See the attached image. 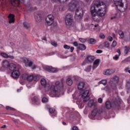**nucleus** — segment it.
<instances>
[{
  "mask_svg": "<svg viewBox=\"0 0 130 130\" xmlns=\"http://www.w3.org/2000/svg\"><path fill=\"white\" fill-rule=\"evenodd\" d=\"M87 59L88 62H93L94 59H95V57L93 56L89 55L87 57Z\"/></svg>",
  "mask_w": 130,
  "mask_h": 130,
  "instance_id": "26",
  "label": "nucleus"
},
{
  "mask_svg": "<svg viewBox=\"0 0 130 130\" xmlns=\"http://www.w3.org/2000/svg\"><path fill=\"white\" fill-rule=\"evenodd\" d=\"M52 2H59L60 3H64L67 0H51Z\"/></svg>",
  "mask_w": 130,
  "mask_h": 130,
  "instance_id": "44",
  "label": "nucleus"
},
{
  "mask_svg": "<svg viewBox=\"0 0 130 130\" xmlns=\"http://www.w3.org/2000/svg\"><path fill=\"white\" fill-rule=\"evenodd\" d=\"M104 47H106V48H108V47H109V43L108 42H105Z\"/></svg>",
  "mask_w": 130,
  "mask_h": 130,
  "instance_id": "39",
  "label": "nucleus"
},
{
  "mask_svg": "<svg viewBox=\"0 0 130 130\" xmlns=\"http://www.w3.org/2000/svg\"><path fill=\"white\" fill-rule=\"evenodd\" d=\"M8 58H11V59H14V58H15V57H14V56L8 55Z\"/></svg>",
  "mask_w": 130,
  "mask_h": 130,
  "instance_id": "52",
  "label": "nucleus"
},
{
  "mask_svg": "<svg viewBox=\"0 0 130 130\" xmlns=\"http://www.w3.org/2000/svg\"><path fill=\"white\" fill-rule=\"evenodd\" d=\"M70 49H71V52H73L74 51V49H75V48H74V47H71Z\"/></svg>",
  "mask_w": 130,
  "mask_h": 130,
  "instance_id": "59",
  "label": "nucleus"
},
{
  "mask_svg": "<svg viewBox=\"0 0 130 130\" xmlns=\"http://www.w3.org/2000/svg\"><path fill=\"white\" fill-rule=\"evenodd\" d=\"M100 62V60L99 59H97L94 61L93 62V67L92 69L93 70H95L99 66V63Z\"/></svg>",
  "mask_w": 130,
  "mask_h": 130,
  "instance_id": "21",
  "label": "nucleus"
},
{
  "mask_svg": "<svg viewBox=\"0 0 130 130\" xmlns=\"http://www.w3.org/2000/svg\"><path fill=\"white\" fill-rule=\"evenodd\" d=\"M91 15L92 16V18L95 22H99V16L97 15V14H93L91 13Z\"/></svg>",
  "mask_w": 130,
  "mask_h": 130,
  "instance_id": "24",
  "label": "nucleus"
},
{
  "mask_svg": "<svg viewBox=\"0 0 130 130\" xmlns=\"http://www.w3.org/2000/svg\"><path fill=\"white\" fill-rule=\"evenodd\" d=\"M51 44L53 45V46H54L55 47H56L57 46V44L54 41L51 42Z\"/></svg>",
  "mask_w": 130,
  "mask_h": 130,
  "instance_id": "48",
  "label": "nucleus"
},
{
  "mask_svg": "<svg viewBox=\"0 0 130 130\" xmlns=\"http://www.w3.org/2000/svg\"><path fill=\"white\" fill-rule=\"evenodd\" d=\"M66 83L68 86H72L73 85V80L69 77L66 80Z\"/></svg>",
  "mask_w": 130,
  "mask_h": 130,
  "instance_id": "27",
  "label": "nucleus"
},
{
  "mask_svg": "<svg viewBox=\"0 0 130 130\" xmlns=\"http://www.w3.org/2000/svg\"><path fill=\"white\" fill-rule=\"evenodd\" d=\"M91 66H89L88 67H87L85 69V72H90V71H91Z\"/></svg>",
  "mask_w": 130,
  "mask_h": 130,
  "instance_id": "41",
  "label": "nucleus"
},
{
  "mask_svg": "<svg viewBox=\"0 0 130 130\" xmlns=\"http://www.w3.org/2000/svg\"><path fill=\"white\" fill-rule=\"evenodd\" d=\"M16 68L17 66L14 63H10L9 66V69L10 71H15Z\"/></svg>",
  "mask_w": 130,
  "mask_h": 130,
  "instance_id": "23",
  "label": "nucleus"
},
{
  "mask_svg": "<svg viewBox=\"0 0 130 130\" xmlns=\"http://www.w3.org/2000/svg\"><path fill=\"white\" fill-rule=\"evenodd\" d=\"M88 43H89V44H94V43H95V40L93 39L88 40Z\"/></svg>",
  "mask_w": 130,
  "mask_h": 130,
  "instance_id": "35",
  "label": "nucleus"
},
{
  "mask_svg": "<svg viewBox=\"0 0 130 130\" xmlns=\"http://www.w3.org/2000/svg\"><path fill=\"white\" fill-rule=\"evenodd\" d=\"M119 35L121 37V38H124V33H123V31L121 30L119 31Z\"/></svg>",
  "mask_w": 130,
  "mask_h": 130,
  "instance_id": "33",
  "label": "nucleus"
},
{
  "mask_svg": "<svg viewBox=\"0 0 130 130\" xmlns=\"http://www.w3.org/2000/svg\"><path fill=\"white\" fill-rule=\"evenodd\" d=\"M79 41L82 43H85V42H86V39L83 38H79Z\"/></svg>",
  "mask_w": 130,
  "mask_h": 130,
  "instance_id": "46",
  "label": "nucleus"
},
{
  "mask_svg": "<svg viewBox=\"0 0 130 130\" xmlns=\"http://www.w3.org/2000/svg\"><path fill=\"white\" fill-rule=\"evenodd\" d=\"M100 84H102L104 86H105L107 84V80L103 79L100 82Z\"/></svg>",
  "mask_w": 130,
  "mask_h": 130,
  "instance_id": "32",
  "label": "nucleus"
},
{
  "mask_svg": "<svg viewBox=\"0 0 130 130\" xmlns=\"http://www.w3.org/2000/svg\"><path fill=\"white\" fill-rule=\"evenodd\" d=\"M46 71L49 73H56L57 72V69L56 68H53L52 67H46Z\"/></svg>",
  "mask_w": 130,
  "mask_h": 130,
  "instance_id": "15",
  "label": "nucleus"
},
{
  "mask_svg": "<svg viewBox=\"0 0 130 130\" xmlns=\"http://www.w3.org/2000/svg\"><path fill=\"white\" fill-rule=\"evenodd\" d=\"M82 93V98L84 99V103L87 102L89 100V93L90 92L88 90H83Z\"/></svg>",
  "mask_w": 130,
  "mask_h": 130,
  "instance_id": "11",
  "label": "nucleus"
},
{
  "mask_svg": "<svg viewBox=\"0 0 130 130\" xmlns=\"http://www.w3.org/2000/svg\"><path fill=\"white\" fill-rule=\"evenodd\" d=\"M119 81V78L118 77L115 76L113 77L110 81V86L113 90H115L116 89V84L118 83Z\"/></svg>",
  "mask_w": 130,
  "mask_h": 130,
  "instance_id": "6",
  "label": "nucleus"
},
{
  "mask_svg": "<svg viewBox=\"0 0 130 130\" xmlns=\"http://www.w3.org/2000/svg\"><path fill=\"white\" fill-rule=\"evenodd\" d=\"M10 66V62L9 61L5 60H4L2 62V66L3 68H5V69H7V68H8Z\"/></svg>",
  "mask_w": 130,
  "mask_h": 130,
  "instance_id": "22",
  "label": "nucleus"
},
{
  "mask_svg": "<svg viewBox=\"0 0 130 130\" xmlns=\"http://www.w3.org/2000/svg\"><path fill=\"white\" fill-rule=\"evenodd\" d=\"M11 76L13 78H14V79H17V78H19L20 76V71H19V70L14 71L12 73Z\"/></svg>",
  "mask_w": 130,
  "mask_h": 130,
  "instance_id": "14",
  "label": "nucleus"
},
{
  "mask_svg": "<svg viewBox=\"0 0 130 130\" xmlns=\"http://www.w3.org/2000/svg\"><path fill=\"white\" fill-rule=\"evenodd\" d=\"M96 53H102V50H98L96 51Z\"/></svg>",
  "mask_w": 130,
  "mask_h": 130,
  "instance_id": "56",
  "label": "nucleus"
},
{
  "mask_svg": "<svg viewBox=\"0 0 130 130\" xmlns=\"http://www.w3.org/2000/svg\"><path fill=\"white\" fill-rule=\"evenodd\" d=\"M13 121H14L15 124H18V121L13 120Z\"/></svg>",
  "mask_w": 130,
  "mask_h": 130,
  "instance_id": "60",
  "label": "nucleus"
},
{
  "mask_svg": "<svg viewBox=\"0 0 130 130\" xmlns=\"http://www.w3.org/2000/svg\"><path fill=\"white\" fill-rule=\"evenodd\" d=\"M46 107L47 108V109H49V110L50 109V108H49V105H46Z\"/></svg>",
  "mask_w": 130,
  "mask_h": 130,
  "instance_id": "61",
  "label": "nucleus"
},
{
  "mask_svg": "<svg viewBox=\"0 0 130 130\" xmlns=\"http://www.w3.org/2000/svg\"><path fill=\"white\" fill-rule=\"evenodd\" d=\"M126 89H127V90H129L130 89V82L129 81L126 83Z\"/></svg>",
  "mask_w": 130,
  "mask_h": 130,
  "instance_id": "38",
  "label": "nucleus"
},
{
  "mask_svg": "<svg viewBox=\"0 0 130 130\" xmlns=\"http://www.w3.org/2000/svg\"><path fill=\"white\" fill-rule=\"evenodd\" d=\"M87 105L88 107H92V106L95 107H96V105H97V102H94V100H90L89 101Z\"/></svg>",
  "mask_w": 130,
  "mask_h": 130,
  "instance_id": "19",
  "label": "nucleus"
},
{
  "mask_svg": "<svg viewBox=\"0 0 130 130\" xmlns=\"http://www.w3.org/2000/svg\"><path fill=\"white\" fill-rule=\"evenodd\" d=\"M62 124H63V125H67V123L65 122H63Z\"/></svg>",
  "mask_w": 130,
  "mask_h": 130,
  "instance_id": "63",
  "label": "nucleus"
},
{
  "mask_svg": "<svg viewBox=\"0 0 130 130\" xmlns=\"http://www.w3.org/2000/svg\"><path fill=\"white\" fill-rule=\"evenodd\" d=\"M41 84L42 86H46L45 87V91H51L49 95L50 97H59L61 95H63V83L59 81H56L55 85H52L51 86L49 84H47L46 79L42 78L41 80Z\"/></svg>",
  "mask_w": 130,
  "mask_h": 130,
  "instance_id": "1",
  "label": "nucleus"
},
{
  "mask_svg": "<svg viewBox=\"0 0 130 130\" xmlns=\"http://www.w3.org/2000/svg\"><path fill=\"white\" fill-rule=\"evenodd\" d=\"M6 109H7V110H10V111L15 110V109H14V108H12V107H9V106L6 107Z\"/></svg>",
  "mask_w": 130,
  "mask_h": 130,
  "instance_id": "40",
  "label": "nucleus"
},
{
  "mask_svg": "<svg viewBox=\"0 0 130 130\" xmlns=\"http://www.w3.org/2000/svg\"><path fill=\"white\" fill-rule=\"evenodd\" d=\"M116 41H114L112 44V47H115V46H116Z\"/></svg>",
  "mask_w": 130,
  "mask_h": 130,
  "instance_id": "47",
  "label": "nucleus"
},
{
  "mask_svg": "<svg viewBox=\"0 0 130 130\" xmlns=\"http://www.w3.org/2000/svg\"><path fill=\"white\" fill-rule=\"evenodd\" d=\"M118 58H119V55H116L113 57V59H115V60H117Z\"/></svg>",
  "mask_w": 130,
  "mask_h": 130,
  "instance_id": "49",
  "label": "nucleus"
},
{
  "mask_svg": "<svg viewBox=\"0 0 130 130\" xmlns=\"http://www.w3.org/2000/svg\"><path fill=\"white\" fill-rule=\"evenodd\" d=\"M101 112H102L101 110L95 108L91 112V115H92V116H96L97 114H100Z\"/></svg>",
  "mask_w": 130,
  "mask_h": 130,
  "instance_id": "16",
  "label": "nucleus"
},
{
  "mask_svg": "<svg viewBox=\"0 0 130 130\" xmlns=\"http://www.w3.org/2000/svg\"><path fill=\"white\" fill-rule=\"evenodd\" d=\"M46 24L48 26H51L54 22V17L52 14L49 15L45 19Z\"/></svg>",
  "mask_w": 130,
  "mask_h": 130,
  "instance_id": "9",
  "label": "nucleus"
},
{
  "mask_svg": "<svg viewBox=\"0 0 130 130\" xmlns=\"http://www.w3.org/2000/svg\"><path fill=\"white\" fill-rule=\"evenodd\" d=\"M85 87V82H80L78 85V88L79 90H82Z\"/></svg>",
  "mask_w": 130,
  "mask_h": 130,
  "instance_id": "25",
  "label": "nucleus"
},
{
  "mask_svg": "<svg viewBox=\"0 0 130 130\" xmlns=\"http://www.w3.org/2000/svg\"><path fill=\"white\" fill-rule=\"evenodd\" d=\"M94 27H95V28L98 27V24H95V25H94Z\"/></svg>",
  "mask_w": 130,
  "mask_h": 130,
  "instance_id": "64",
  "label": "nucleus"
},
{
  "mask_svg": "<svg viewBox=\"0 0 130 130\" xmlns=\"http://www.w3.org/2000/svg\"><path fill=\"white\" fill-rule=\"evenodd\" d=\"M55 53L54 52H50L46 54V56H51V55H54Z\"/></svg>",
  "mask_w": 130,
  "mask_h": 130,
  "instance_id": "34",
  "label": "nucleus"
},
{
  "mask_svg": "<svg viewBox=\"0 0 130 130\" xmlns=\"http://www.w3.org/2000/svg\"><path fill=\"white\" fill-rule=\"evenodd\" d=\"M117 52L118 53V55L119 56H120V50L119 49H118L117 50Z\"/></svg>",
  "mask_w": 130,
  "mask_h": 130,
  "instance_id": "55",
  "label": "nucleus"
},
{
  "mask_svg": "<svg viewBox=\"0 0 130 130\" xmlns=\"http://www.w3.org/2000/svg\"><path fill=\"white\" fill-rule=\"evenodd\" d=\"M1 55L3 57H5V58H8V55L7 53L2 52V53H1Z\"/></svg>",
  "mask_w": 130,
  "mask_h": 130,
  "instance_id": "36",
  "label": "nucleus"
},
{
  "mask_svg": "<svg viewBox=\"0 0 130 130\" xmlns=\"http://www.w3.org/2000/svg\"><path fill=\"white\" fill-rule=\"evenodd\" d=\"M58 26H57V23L55 22L53 24L52 26L51 27V30H53V31H55L57 30Z\"/></svg>",
  "mask_w": 130,
  "mask_h": 130,
  "instance_id": "28",
  "label": "nucleus"
},
{
  "mask_svg": "<svg viewBox=\"0 0 130 130\" xmlns=\"http://www.w3.org/2000/svg\"><path fill=\"white\" fill-rule=\"evenodd\" d=\"M91 13L96 14L99 17H104L106 14V5L102 1H95L93 6L91 7Z\"/></svg>",
  "mask_w": 130,
  "mask_h": 130,
  "instance_id": "2",
  "label": "nucleus"
},
{
  "mask_svg": "<svg viewBox=\"0 0 130 130\" xmlns=\"http://www.w3.org/2000/svg\"><path fill=\"white\" fill-rule=\"evenodd\" d=\"M23 26L26 29H29V28H30V23L26 22H24Z\"/></svg>",
  "mask_w": 130,
  "mask_h": 130,
  "instance_id": "31",
  "label": "nucleus"
},
{
  "mask_svg": "<svg viewBox=\"0 0 130 130\" xmlns=\"http://www.w3.org/2000/svg\"><path fill=\"white\" fill-rule=\"evenodd\" d=\"M5 127H6V125L1 126V128H5Z\"/></svg>",
  "mask_w": 130,
  "mask_h": 130,
  "instance_id": "62",
  "label": "nucleus"
},
{
  "mask_svg": "<svg viewBox=\"0 0 130 130\" xmlns=\"http://www.w3.org/2000/svg\"><path fill=\"white\" fill-rule=\"evenodd\" d=\"M108 39V40H109V41L111 42L112 41V40H113V38H112V37H109Z\"/></svg>",
  "mask_w": 130,
  "mask_h": 130,
  "instance_id": "53",
  "label": "nucleus"
},
{
  "mask_svg": "<svg viewBox=\"0 0 130 130\" xmlns=\"http://www.w3.org/2000/svg\"><path fill=\"white\" fill-rule=\"evenodd\" d=\"M125 73H127L129 71V68L127 67L124 69Z\"/></svg>",
  "mask_w": 130,
  "mask_h": 130,
  "instance_id": "54",
  "label": "nucleus"
},
{
  "mask_svg": "<svg viewBox=\"0 0 130 130\" xmlns=\"http://www.w3.org/2000/svg\"><path fill=\"white\" fill-rule=\"evenodd\" d=\"M78 48L80 50H86V46H85L84 44H79Z\"/></svg>",
  "mask_w": 130,
  "mask_h": 130,
  "instance_id": "29",
  "label": "nucleus"
},
{
  "mask_svg": "<svg viewBox=\"0 0 130 130\" xmlns=\"http://www.w3.org/2000/svg\"><path fill=\"white\" fill-rule=\"evenodd\" d=\"M63 48H64V49H70V48H71V47H70V46L68 45H64Z\"/></svg>",
  "mask_w": 130,
  "mask_h": 130,
  "instance_id": "45",
  "label": "nucleus"
},
{
  "mask_svg": "<svg viewBox=\"0 0 130 130\" xmlns=\"http://www.w3.org/2000/svg\"><path fill=\"white\" fill-rule=\"evenodd\" d=\"M47 101H48V99L46 98H43L42 100V102H43V103H45V102H47Z\"/></svg>",
  "mask_w": 130,
  "mask_h": 130,
  "instance_id": "43",
  "label": "nucleus"
},
{
  "mask_svg": "<svg viewBox=\"0 0 130 130\" xmlns=\"http://www.w3.org/2000/svg\"><path fill=\"white\" fill-rule=\"evenodd\" d=\"M20 61H21V62H23V63H25V65L26 67H30L33 66V61H32L31 60H29V59L25 57H21L20 58Z\"/></svg>",
  "mask_w": 130,
  "mask_h": 130,
  "instance_id": "8",
  "label": "nucleus"
},
{
  "mask_svg": "<svg viewBox=\"0 0 130 130\" xmlns=\"http://www.w3.org/2000/svg\"><path fill=\"white\" fill-rule=\"evenodd\" d=\"M114 4L116 6L117 9L122 13L125 12L127 9V3H123L122 0H113Z\"/></svg>",
  "mask_w": 130,
  "mask_h": 130,
  "instance_id": "3",
  "label": "nucleus"
},
{
  "mask_svg": "<svg viewBox=\"0 0 130 130\" xmlns=\"http://www.w3.org/2000/svg\"><path fill=\"white\" fill-rule=\"evenodd\" d=\"M83 9L81 8L80 6H78V7L76 8L75 10V15L76 17H78L79 19H81L82 17H83Z\"/></svg>",
  "mask_w": 130,
  "mask_h": 130,
  "instance_id": "10",
  "label": "nucleus"
},
{
  "mask_svg": "<svg viewBox=\"0 0 130 130\" xmlns=\"http://www.w3.org/2000/svg\"><path fill=\"white\" fill-rule=\"evenodd\" d=\"M25 0H11V4L14 7H18L20 5V3H24Z\"/></svg>",
  "mask_w": 130,
  "mask_h": 130,
  "instance_id": "12",
  "label": "nucleus"
},
{
  "mask_svg": "<svg viewBox=\"0 0 130 130\" xmlns=\"http://www.w3.org/2000/svg\"><path fill=\"white\" fill-rule=\"evenodd\" d=\"M72 129L73 130H79V129L78 128V127L77 126H74L73 128H72Z\"/></svg>",
  "mask_w": 130,
  "mask_h": 130,
  "instance_id": "57",
  "label": "nucleus"
},
{
  "mask_svg": "<svg viewBox=\"0 0 130 130\" xmlns=\"http://www.w3.org/2000/svg\"><path fill=\"white\" fill-rule=\"evenodd\" d=\"M98 102L99 103H102L103 102V100H102V98H99L98 99Z\"/></svg>",
  "mask_w": 130,
  "mask_h": 130,
  "instance_id": "51",
  "label": "nucleus"
},
{
  "mask_svg": "<svg viewBox=\"0 0 130 130\" xmlns=\"http://www.w3.org/2000/svg\"><path fill=\"white\" fill-rule=\"evenodd\" d=\"M35 19L38 23H40L42 21V15H41L40 13H38L35 17Z\"/></svg>",
  "mask_w": 130,
  "mask_h": 130,
  "instance_id": "17",
  "label": "nucleus"
},
{
  "mask_svg": "<svg viewBox=\"0 0 130 130\" xmlns=\"http://www.w3.org/2000/svg\"><path fill=\"white\" fill-rule=\"evenodd\" d=\"M79 7V5H76V4L71 3L69 4V11H71V12H74L75 11V9H77Z\"/></svg>",
  "mask_w": 130,
  "mask_h": 130,
  "instance_id": "13",
  "label": "nucleus"
},
{
  "mask_svg": "<svg viewBox=\"0 0 130 130\" xmlns=\"http://www.w3.org/2000/svg\"><path fill=\"white\" fill-rule=\"evenodd\" d=\"M49 111L50 113H53V112H54V111H55V109H54V108H51L49 109Z\"/></svg>",
  "mask_w": 130,
  "mask_h": 130,
  "instance_id": "42",
  "label": "nucleus"
},
{
  "mask_svg": "<svg viewBox=\"0 0 130 130\" xmlns=\"http://www.w3.org/2000/svg\"><path fill=\"white\" fill-rule=\"evenodd\" d=\"M130 50V46H125L124 49V53L125 54H127L128 53V51Z\"/></svg>",
  "mask_w": 130,
  "mask_h": 130,
  "instance_id": "30",
  "label": "nucleus"
},
{
  "mask_svg": "<svg viewBox=\"0 0 130 130\" xmlns=\"http://www.w3.org/2000/svg\"><path fill=\"white\" fill-rule=\"evenodd\" d=\"M114 73V70L113 69H109L105 70L104 72V75H105L106 76H110V75H112Z\"/></svg>",
  "mask_w": 130,
  "mask_h": 130,
  "instance_id": "18",
  "label": "nucleus"
},
{
  "mask_svg": "<svg viewBox=\"0 0 130 130\" xmlns=\"http://www.w3.org/2000/svg\"><path fill=\"white\" fill-rule=\"evenodd\" d=\"M33 100L36 103L39 102V99L37 96H34Z\"/></svg>",
  "mask_w": 130,
  "mask_h": 130,
  "instance_id": "37",
  "label": "nucleus"
},
{
  "mask_svg": "<svg viewBox=\"0 0 130 130\" xmlns=\"http://www.w3.org/2000/svg\"><path fill=\"white\" fill-rule=\"evenodd\" d=\"M106 107L107 109H110L111 107L113 108H119V103L117 102H113L111 103L110 101H107L106 103Z\"/></svg>",
  "mask_w": 130,
  "mask_h": 130,
  "instance_id": "7",
  "label": "nucleus"
},
{
  "mask_svg": "<svg viewBox=\"0 0 130 130\" xmlns=\"http://www.w3.org/2000/svg\"><path fill=\"white\" fill-rule=\"evenodd\" d=\"M100 37H101V38L104 39V38H105V36L103 34H101V35H100Z\"/></svg>",
  "mask_w": 130,
  "mask_h": 130,
  "instance_id": "58",
  "label": "nucleus"
},
{
  "mask_svg": "<svg viewBox=\"0 0 130 130\" xmlns=\"http://www.w3.org/2000/svg\"><path fill=\"white\" fill-rule=\"evenodd\" d=\"M22 78L23 80L29 81V82L33 81V80L35 82H38V81H39V76L33 75L32 74L27 73L23 74L22 75Z\"/></svg>",
  "mask_w": 130,
  "mask_h": 130,
  "instance_id": "4",
  "label": "nucleus"
},
{
  "mask_svg": "<svg viewBox=\"0 0 130 130\" xmlns=\"http://www.w3.org/2000/svg\"><path fill=\"white\" fill-rule=\"evenodd\" d=\"M8 18H9V24H12V23L15 22V15L13 14H10L8 16Z\"/></svg>",
  "mask_w": 130,
  "mask_h": 130,
  "instance_id": "20",
  "label": "nucleus"
},
{
  "mask_svg": "<svg viewBox=\"0 0 130 130\" xmlns=\"http://www.w3.org/2000/svg\"><path fill=\"white\" fill-rule=\"evenodd\" d=\"M73 45H74V46H76V47H79V44H78V42H74L73 43Z\"/></svg>",
  "mask_w": 130,
  "mask_h": 130,
  "instance_id": "50",
  "label": "nucleus"
},
{
  "mask_svg": "<svg viewBox=\"0 0 130 130\" xmlns=\"http://www.w3.org/2000/svg\"><path fill=\"white\" fill-rule=\"evenodd\" d=\"M65 24L66 26L71 27L74 24V17L71 13H68L65 17Z\"/></svg>",
  "mask_w": 130,
  "mask_h": 130,
  "instance_id": "5",
  "label": "nucleus"
}]
</instances>
